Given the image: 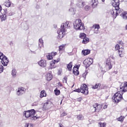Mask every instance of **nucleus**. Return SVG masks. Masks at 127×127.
<instances>
[{
    "label": "nucleus",
    "mask_w": 127,
    "mask_h": 127,
    "mask_svg": "<svg viewBox=\"0 0 127 127\" xmlns=\"http://www.w3.org/2000/svg\"><path fill=\"white\" fill-rule=\"evenodd\" d=\"M65 116H67V113H66V112H64L61 115V117H65Z\"/></svg>",
    "instance_id": "nucleus-45"
},
{
    "label": "nucleus",
    "mask_w": 127,
    "mask_h": 127,
    "mask_svg": "<svg viewBox=\"0 0 127 127\" xmlns=\"http://www.w3.org/2000/svg\"><path fill=\"white\" fill-rule=\"evenodd\" d=\"M126 111H127V106L126 107Z\"/></svg>",
    "instance_id": "nucleus-57"
},
{
    "label": "nucleus",
    "mask_w": 127,
    "mask_h": 127,
    "mask_svg": "<svg viewBox=\"0 0 127 127\" xmlns=\"http://www.w3.org/2000/svg\"><path fill=\"white\" fill-rule=\"evenodd\" d=\"M91 7H90V6L87 5V6H85L84 7V9L85 10H86V11H88V10H90Z\"/></svg>",
    "instance_id": "nucleus-42"
},
{
    "label": "nucleus",
    "mask_w": 127,
    "mask_h": 127,
    "mask_svg": "<svg viewBox=\"0 0 127 127\" xmlns=\"http://www.w3.org/2000/svg\"><path fill=\"white\" fill-rule=\"evenodd\" d=\"M4 5L5 6H6L7 7H9L10 5H11V2H10V1L9 0H6L3 3Z\"/></svg>",
    "instance_id": "nucleus-22"
},
{
    "label": "nucleus",
    "mask_w": 127,
    "mask_h": 127,
    "mask_svg": "<svg viewBox=\"0 0 127 127\" xmlns=\"http://www.w3.org/2000/svg\"><path fill=\"white\" fill-rule=\"evenodd\" d=\"M34 115H35V110H34V109L24 111L23 113V115L25 116L26 118H30L31 121H36V120H37V117L34 116Z\"/></svg>",
    "instance_id": "nucleus-4"
},
{
    "label": "nucleus",
    "mask_w": 127,
    "mask_h": 127,
    "mask_svg": "<svg viewBox=\"0 0 127 127\" xmlns=\"http://www.w3.org/2000/svg\"><path fill=\"white\" fill-rule=\"evenodd\" d=\"M90 52L91 51H90V50H85L82 51V53L84 55V56H86V55L90 54Z\"/></svg>",
    "instance_id": "nucleus-23"
},
{
    "label": "nucleus",
    "mask_w": 127,
    "mask_h": 127,
    "mask_svg": "<svg viewBox=\"0 0 127 127\" xmlns=\"http://www.w3.org/2000/svg\"><path fill=\"white\" fill-rule=\"evenodd\" d=\"M26 89L23 87H19L17 90L16 95L17 96H21L25 93Z\"/></svg>",
    "instance_id": "nucleus-10"
},
{
    "label": "nucleus",
    "mask_w": 127,
    "mask_h": 127,
    "mask_svg": "<svg viewBox=\"0 0 127 127\" xmlns=\"http://www.w3.org/2000/svg\"><path fill=\"white\" fill-rule=\"evenodd\" d=\"M77 102H81V101H82V98L79 97V98H77Z\"/></svg>",
    "instance_id": "nucleus-49"
},
{
    "label": "nucleus",
    "mask_w": 127,
    "mask_h": 127,
    "mask_svg": "<svg viewBox=\"0 0 127 127\" xmlns=\"http://www.w3.org/2000/svg\"><path fill=\"white\" fill-rule=\"evenodd\" d=\"M43 97H46V93H45V91L44 90L42 91L40 94V98H43Z\"/></svg>",
    "instance_id": "nucleus-28"
},
{
    "label": "nucleus",
    "mask_w": 127,
    "mask_h": 127,
    "mask_svg": "<svg viewBox=\"0 0 127 127\" xmlns=\"http://www.w3.org/2000/svg\"><path fill=\"white\" fill-rule=\"evenodd\" d=\"M88 87L86 84H82L80 87L81 93L84 94V95H88L89 90H88Z\"/></svg>",
    "instance_id": "nucleus-8"
},
{
    "label": "nucleus",
    "mask_w": 127,
    "mask_h": 127,
    "mask_svg": "<svg viewBox=\"0 0 127 127\" xmlns=\"http://www.w3.org/2000/svg\"><path fill=\"white\" fill-rule=\"evenodd\" d=\"M115 50H118V52L119 53V56L120 57H122V54H123V52H124V50L123 49H121L120 47V45L117 44L115 46Z\"/></svg>",
    "instance_id": "nucleus-12"
},
{
    "label": "nucleus",
    "mask_w": 127,
    "mask_h": 127,
    "mask_svg": "<svg viewBox=\"0 0 127 127\" xmlns=\"http://www.w3.org/2000/svg\"><path fill=\"white\" fill-rule=\"evenodd\" d=\"M98 27H100V25L97 24H94L91 27V29L93 31V30H95V29L98 28Z\"/></svg>",
    "instance_id": "nucleus-27"
},
{
    "label": "nucleus",
    "mask_w": 127,
    "mask_h": 127,
    "mask_svg": "<svg viewBox=\"0 0 127 127\" xmlns=\"http://www.w3.org/2000/svg\"><path fill=\"white\" fill-rule=\"evenodd\" d=\"M51 65H52V64H51Z\"/></svg>",
    "instance_id": "nucleus-61"
},
{
    "label": "nucleus",
    "mask_w": 127,
    "mask_h": 127,
    "mask_svg": "<svg viewBox=\"0 0 127 127\" xmlns=\"http://www.w3.org/2000/svg\"><path fill=\"white\" fill-rule=\"evenodd\" d=\"M94 106H95L97 113H98V112H100V111H101V109H102V105H98L97 104H95L94 105Z\"/></svg>",
    "instance_id": "nucleus-21"
},
{
    "label": "nucleus",
    "mask_w": 127,
    "mask_h": 127,
    "mask_svg": "<svg viewBox=\"0 0 127 127\" xmlns=\"http://www.w3.org/2000/svg\"><path fill=\"white\" fill-rule=\"evenodd\" d=\"M79 37L80 38H82V39H83L86 37V34H85L84 33H81L79 35Z\"/></svg>",
    "instance_id": "nucleus-33"
},
{
    "label": "nucleus",
    "mask_w": 127,
    "mask_h": 127,
    "mask_svg": "<svg viewBox=\"0 0 127 127\" xmlns=\"http://www.w3.org/2000/svg\"><path fill=\"white\" fill-rule=\"evenodd\" d=\"M1 20H5L6 19V15L3 14L0 17Z\"/></svg>",
    "instance_id": "nucleus-35"
},
{
    "label": "nucleus",
    "mask_w": 127,
    "mask_h": 127,
    "mask_svg": "<svg viewBox=\"0 0 127 127\" xmlns=\"http://www.w3.org/2000/svg\"><path fill=\"white\" fill-rule=\"evenodd\" d=\"M60 127H63V125L60 124Z\"/></svg>",
    "instance_id": "nucleus-53"
},
{
    "label": "nucleus",
    "mask_w": 127,
    "mask_h": 127,
    "mask_svg": "<svg viewBox=\"0 0 127 127\" xmlns=\"http://www.w3.org/2000/svg\"><path fill=\"white\" fill-rule=\"evenodd\" d=\"M53 67H51V69H52Z\"/></svg>",
    "instance_id": "nucleus-62"
},
{
    "label": "nucleus",
    "mask_w": 127,
    "mask_h": 127,
    "mask_svg": "<svg viewBox=\"0 0 127 127\" xmlns=\"http://www.w3.org/2000/svg\"><path fill=\"white\" fill-rule=\"evenodd\" d=\"M69 11L70 14H72V15H74V14H76V9L73 7H71L69 9Z\"/></svg>",
    "instance_id": "nucleus-19"
},
{
    "label": "nucleus",
    "mask_w": 127,
    "mask_h": 127,
    "mask_svg": "<svg viewBox=\"0 0 127 127\" xmlns=\"http://www.w3.org/2000/svg\"><path fill=\"white\" fill-rule=\"evenodd\" d=\"M25 127H33V125L30 123H26L25 125Z\"/></svg>",
    "instance_id": "nucleus-39"
},
{
    "label": "nucleus",
    "mask_w": 127,
    "mask_h": 127,
    "mask_svg": "<svg viewBox=\"0 0 127 127\" xmlns=\"http://www.w3.org/2000/svg\"><path fill=\"white\" fill-rule=\"evenodd\" d=\"M25 30H27V29H28V27L25 28Z\"/></svg>",
    "instance_id": "nucleus-55"
},
{
    "label": "nucleus",
    "mask_w": 127,
    "mask_h": 127,
    "mask_svg": "<svg viewBox=\"0 0 127 127\" xmlns=\"http://www.w3.org/2000/svg\"><path fill=\"white\" fill-rule=\"evenodd\" d=\"M59 75H60V74H61V70H59Z\"/></svg>",
    "instance_id": "nucleus-52"
},
{
    "label": "nucleus",
    "mask_w": 127,
    "mask_h": 127,
    "mask_svg": "<svg viewBox=\"0 0 127 127\" xmlns=\"http://www.w3.org/2000/svg\"><path fill=\"white\" fill-rule=\"evenodd\" d=\"M73 73L74 74V75H76V76H78L79 75V71L78 69H76L75 68H73Z\"/></svg>",
    "instance_id": "nucleus-30"
},
{
    "label": "nucleus",
    "mask_w": 127,
    "mask_h": 127,
    "mask_svg": "<svg viewBox=\"0 0 127 127\" xmlns=\"http://www.w3.org/2000/svg\"><path fill=\"white\" fill-rule=\"evenodd\" d=\"M3 11H4L3 14H6V13H7V9H3Z\"/></svg>",
    "instance_id": "nucleus-48"
},
{
    "label": "nucleus",
    "mask_w": 127,
    "mask_h": 127,
    "mask_svg": "<svg viewBox=\"0 0 127 127\" xmlns=\"http://www.w3.org/2000/svg\"><path fill=\"white\" fill-rule=\"evenodd\" d=\"M72 63L70 62L69 64H67V68L68 69V71H71L72 70Z\"/></svg>",
    "instance_id": "nucleus-26"
},
{
    "label": "nucleus",
    "mask_w": 127,
    "mask_h": 127,
    "mask_svg": "<svg viewBox=\"0 0 127 127\" xmlns=\"http://www.w3.org/2000/svg\"><path fill=\"white\" fill-rule=\"evenodd\" d=\"M52 74L50 73H48V74H47L46 75V80L47 81H51V80H52Z\"/></svg>",
    "instance_id": "nucleus-20"
},
{
    "label": "nucleus",
    "mask_w": 127,
    "mask_h": 127,
    "mask_svg": "<svg viewBox=\"0 0 127 127\" xmlns=\"http://www.w3.org/2000/svg\"><path fill=\"white\" fill-rule=\"evenodd\" d=\"M92 109V112H93V113H95V112H97V109H96V106L95 105L93 106L92 107H91Z\"/></svg>",
    "instance_id": "nucleus-37"
},
{
    "label": "nucleus",
    "mask_w": 127,
    "mask_h": 127,
    "mask_svg": "<svg viewBox=\"0 0 127 127\" xmlns=\"http://www.w3.org/2000/svg\"><path fill=\"white\" fill-rule=\"evenodd\" d=\"M61 104H62V100L61 102Z\"/></svg>",
    "instance_id": "nucleus-60"
},
{
    "label": "nucleus",
    "mask_w": 127,
    "mask_h": 127,
    "mask_svg": "<svg viewBox=\"0 0 127 127\" xmlns=\"http://www.w3.org/2000/svg\"><path fill=\"white\" fill-rule=\"evenodd\" d=\"M79 67H80V66L78 65H75L73 67V69H75V70H79Z\"/></svg>",
    "instance_id": "nucleus-47"
},
{
    "label": "nucleus",
    "mask_w": 127,
    "mask_h": 127,
    "mask_svg": "<svg viewBox=\"0 0 127 127\" xmlns=\"http://www.w3.org/2000/svg\"><path fill=\"white\" fill-rule=\"evenodd\" d=\"M64 45H62V46H60L59 47V51H63V50H64Z\"/></svg>",
    "instance_id": "nucleus-40"
},
{
    "label": "nucleus",
    "mask_w": 127,
    "mask_h": 127,
    "mask_svg": "<svg viewBox=\"0 0 127 127\" xmlns=\"http://www.w3.org/2000/svg\"><path fill=\"white\" fill-rule=\"evenodd\" d=\"M120 0H113L112 1V4L113 6L116 7V14L115 15V19L117 18V16L121 13H123V9L120 8Z\"/></svg>",
    "instance_id": "nucleus-3"
},
{
    "label": "nucleus",
    "mask_w": 127,
    "mask_h": 127,
    "mask_svg": "<svg viewBox=\"0 0 127 127\" xmlns=\"http://www.w3.org/2000/svg\"><path fill=\"white\" fill-rule=\"evenodd\" d=\"M74 5H77L80 8H82L85 5V2L81 0H74L73 2H71L70 6H74Z\"/></svg>",
    "instance_id": "nucleus-6"
},
{
    "label": "nucleus",
    "mask_w": 127,
    "mask_h": 127,
    "mask_svg": "<svg viewBox=\"0 0 127 127\" xmlns=\"http://www.w3.org/2000/svg\"><path fill=\"white\" fill-rule=\"evenodd\" d=\"M64 80H65V81H66V77L64 78Z\"/></svg>",
    "instance_id": "nucleus-58"
},
{
    "label": "nucleus",
    "mask_w": 127,
    "mask_h": 127,
    "mask_svg": "<svg viewBox=\"0 0 127 127\" xmlns=\"http://www.w3.org/2000/svg\"><path fill=\"white\" fill-rule=\"evenodd\" d=\"M121 16H122L123 19H127V12H123L121 15Z\"/></svg>",
    "instance_id": "nucleus-29"
},
{
    "label": "nucleus",
    "mask_w": 127,
    "mask_h": 127,
    "mask_svg": "<svg viewBox=\"0 0 127 127\" xmlns=\"http://www.w3.org/2000/svg\"><path fill=\"white\" fill-rule=\"evenodd\" d=\"M101 83H96L95 85L92 86L93 89H100L101 88Z\"/></svg>",
    "instance_id": "nucleus-24"
},
{
    "label": "nucleus",
    "mask_w": 127,
    "mask_h": 127,
    "mask_svg": "<svg viewBox=\"0 0 127 127\" xmlns=\"http://www.w3.org/2000/svg\"><path fill=\"white\" fill-rule=\"evenodd\" d=\"M102 1H103V2H105V0H101Z\"/></svg>",
    "instance_id": "nucleus-56"
},
{
    "label": "nucleus",
    "mask_w": 127,
    "mask_h": 127,
    "mask_svg": "<svg viewBox=\"0 0 127 127\" xmlns=\"http://www.w3.org/2000/svg\"><path fill=\"white\" fill-rule=\"evenodd\" d=\"M106 67L108 70L112 69V63H111V60L110 59H108L107 61Z\"/></svg>",
    "instance_id": "nucleus-13"
},
{
    "label": "nucleus",
    "mask_w": 127,
    "mask_h": 127,
    "mask_svg": "<svg viewBox=\"0 0 127 127\" xmlns=\"http://www.w3.org/2000/svg\"><path fill=\"white\" fill-rule=\"evenodd\" d=\"M0 59L1 61V64L6 66H7V64H8L9 61L8 60V59L6 56H4L2 53L0 52Z\"/></svg>",
    "instance_id": "nucleus-7"
},
{
    "label": "nucleus",
    "mask_w": 127,
    "mask_h": 127,
    "mask_svg": "<svg viewBox=\"0 0 127 127\" xmlns=\"http://www.w3.org/2000/svg\"><path fill=\"white\" fill-rule=\"evenodd\" d=\"M91 3L92 7H96L98 5V0H91Z\"/></svg>",
    "instance_id": "nucleus-18"
},
{
    "label": "nucleus",
    "mask_w": 127,
    "mask_h": 127,
    "mask_svg": "<svg viewBox=\"0 0 127 127\" xmlns=\"http://www.w3.org/2000/svg\"><path fill=\"white\" fill-rule=\"evenodd\" d=\"M73 27L76 30H85L84 23L81 19H76L73 23Z\"/></svg>",
    "instance_id": "nucleus-5"
},
{
    "label": "nucleus",
    "mask_w": 127,
    "mask_h": 127,
    "mask_svg": "<svg viewBox=\"0 0 127 127\" xmlns=\"http://www.w3.org/2000/svg\"><path fill=\"white\" fill-rule=\"evenodd\" d=\"M44 43L43 40L41 38L39 39L38 43V47L39 49H41L42 47L44 46Z\"/></svg>",
    "instance_id": "nucleus-17"
},
{
    "label": "nucleus",
    "mask_w": 127,
    "mask_h": 127,
    "mask_svg": "<svg viewBox=\"0 0 127 127\" xmlns=\"http://www.w3.org/2000/svg\"><path fill=\"white\" fill-rule=\"evenodd\" d=\"M55 95H56V96H59V95H60V90H58L57 88H56L55 90Z\"/></svg>",
    "instance_id": "nucleus-34"
},
{
    "label": "nucleus",
    "mask_w": 127,
    "mask_h": 127,
    "mask_svg": "<svg viewBox=\"0 0 127 127\" xmlns=\"http://www.w3.org/2000/svg\"><path fill=\"white\" fill-rule=\"evenodd\" d=\"M68 24H69V22L66 21L62 24L61 29H58V39H61L62 38H63V37H64V35H65V31H66L65 28H67V27H68Z\"/></svg>",
    "instance_id": "nucleus-2"
},
{
    "label": "nucleus",
    "mask_w": 127,
    "mask_h": 127,
    "mask_svg": "<svg viewBox=\"0 0 127 127\" xmlns=\"http://www.w3.org/2000/svg\"><path fill=\"white\" fill-rule=\"evenodd\" d=\"M73 91L74 92H77V93H81V88L76 89L75 90H74Z\"/></svg>",
    "instance_id": "nucleus-44"
},
{
    "label": "nucleus",
    "mask_w": 127,
    "mask_h": 127,
    "mask_svg": "<svg viewBox=\"0 0 127 127\" xmlns=\"http://www.w3.org/2000/svg\"><path fill=\"white\" fill-rule=\"evenodd\" d=\"M120 90L122 94H121V91H118L114 94V96L112 98V100H114L115 103L121 102V100L123 99V93L127 91V82H125L123 84V86L120 87Z\"/></svg>",
    "instance_id": "nucleus-1"
},
{
    "label": "nucleus",
    "mask_w": 127,
    "mask_h": 127,
    "mask_svg": "<svg viewBox=\"0 0 127 127\" xmlns=\"http://www.w3.org/2000/svg\"><path fill=\"white\" fill-rule=\"evenodd\" d=\"M93 59L89 58L84 61L83 64L85 65V67L87 68V67H89L90 65H92V64H93Z\"/></svg>",
    "instance_id": "nucleus-9"
},
{
    "label": "nucleus",
    "mask_w": 127,
    "mask_h": 127,
    "mask_svg": "<svg viewBox=\"0 0 127 127\" xmlns=\"http://www.w3.org/2000/svg\"><path fill=\"white\" fill-rule=\"evenodd\" d=\"M11 75L13 77H15V76H16V69L14 68L12 69Z\"/></svg>",
    "instance_id": "nucleus-31"
},
{
    "label": "nucleus",
    "mask_w": 127,
    "mask_h": 127,
    "mask_svg": "<svg viewBox=\"0 0 127 127\" xmlns=\"http://www.w3.org/2000/svg\"><path fill=\"white\" fill-rule=\"evenodd\" d=\"M114 8L110 9L109 13L113 15L114 19H115V15L116 14V6H114Z\"/></svg>",
    "instance_id": "nucleus-15"
},
{
    "label": "nucleus",
    "mask_w": 127,
    "mask_h": 127,
    "mask_svg": "<svg viewBox=\"0 0 127 127\" xmlns=\"http://www.w3.org/2000/svg\"><path fill=\"white\" fill-rule=\"evenodd\" d=\"M99 125L100 126V127H106V123H100Z\"/></svg>",
    "instance_id": "nucleus-43"
},
{
    "label": "nucleus",
    "mask_w": 127,
    "mask_h": 127,
    "mask_svg": "<svg viewBox=\"0 0 127 127\" xmlns=\"http://www.w3.org/2000/svg\"><path fill=\"white\" fill-rule=\"evenodd\" d=\"M60 61V59H58L57 60H54V64H55V63H58Z\"/></svg>",
    "instance_id": "nucleus-46"
},
{
    "label": "nucleus",
    "mask_w": 127,
    "mask_h": 127,
    "mask_svg": "<svg viewBox=\"0 0 127 127\" xmlns=\"http://www.w3.org/2000/svg\"><path fill=\"white\" fill-rule=\"evenodd\" d=\"M1 11V6L0 5V12Z\"/></svg>",
    "instance_id": "nucleus-54"
},
{
    "label": "nucleus",
    "mask_w": 127,
    "mask_h": 127,
    "mask_svg": "<svg viewBox=\"0 0 127 127\" xmlns=\"http://www.w3.org/2000/svg\"><path fill=\"white\" fill-rule=\"evenodd\" d=\"M57 53H51L49 54L47 56V59H48V60H51L52 59H53V56H55V55H57Z\"/></svg>",
    "instance_id": "nucleus-14"
},
{
    "label": "nucleus",
    "mask_w": 127,
    "mask_h": 127,
    "mask_svg": "<svg viewBox=\"0 0 127 127\" xmlns=\"http://www.w3.org/2000/svg\"><path fill=\"white\" fill-rule=\"evenodd\" d=\"M108 108V106L107 105H104L103 107V109H107Z\"/></svg>",
    "instance_id": "nucleus-51"
},
{
    "label": "nucleus",
    "mask_w": 127,
    "mask_h": 127,
    "mask_svg": "<svg viewBox=\"0 0 127 127\" xmlns=\"http://www.w3.org/2000/svg\"><path fill=\"white\" fill-rule=\"evenodd\" d=\"M99 29H100V26L97 28L93 30V31H94V33H96V34H98V33H99Z\"/></svg>",
    "instance_id": "nucleus-36"
},
{
    "label": "nucleus",
    "mask_w": 127,
    "mask_h": 127,
    "mask_svg": "<svg viewBox=\"0 0 127 127\" xmlns=\"http://www.w3.org/2000/svg\"><path fill=\"white\" fill-rule=\"evenodd\" d=\"M58 85H59V86H60V87H62V86H63L62 84H61V83H60V82L58 83Z\"/></svg>",
    "instance_id": "nucleus-50"
},
{
    "label": "nucleus",
    "mask_w": 127,
    "mask_h": 127,
    "mask_svg": "<svg viewBox=\"0 0 127 127\" xmlns=\"http://www.w3.org/2000/svg\"><path fill=\"white\" fill-rule=\"evenodd\" d=\"M89 41H90L89 38H87L85 37V38H84L83 39L82 43H83V44H87V43H88Z\"/></svg>",
    "instance_id": "nucleus-25"
},
{
    "label": "nucleus",
    "mask_w": 127,
    "mask_h": 127,
    "mask_svg": "<svg viewBox=\"0 0 127 127\" xmlns=\"http://www.w3.org/2000/svg\"><path fill=\"white\" fill-rule=\"evenodd\" d=\"M74 87V84L72 86V88H73Z\"/></svg>",
    "instance_id": "nucleus-59"
},
{
    "label": "nucleus",
    "mask_w": 127,
    "mask_h": 127,
    "mask_svg": "<svg viewBox=\"0 0 127 127\" xmlns=\"http://www.w3.org/2000/svg\"><path fill=\"white\" fill-rule=\"evenodd\" d=\"M124 119H125V117L123 116H121L119 118H117V121H118V122H121L122 123H123V122H124Z\"/></svg>",
    "instance_id": "nucleus-32"
},
{
    "label": "nucleus",
    "mask_w": 127,
    "mask_h": 127,
    "mask_svg": "<svg viewBox=\"0 0 127 127\" xmlns=\"http://www.w3.org/2000/svg\"><path fill=\"white\" fill-rule=\"evenodd\" d=\"M52 103L49 101L45 103L43 106V110H48L50 109V108L52 107Z\"/></svg>",
    "instance_id": "nucleus-11"
},
{
    "label": "nucleus",
    "mask_w": 127,
    "mask_h": 127,
    "mask_svg": "<svg viewBox=\"0 0 127 127\" xmlns=\"http://www.w3.org/2000/svg\"><path fill=\"white\" fill-rule=\"evenodd\" d=\"M38 64L41 67H46V61L42 60L38 62Z\"/></svg>",
    "instance_id": "nucleus-16"
},
{
    "label": "nucleus",
    "mask_w": 127,
    "mask_h": 127,
    "mask_svg": "<svg viewBox=\"0 0 127 127\" xmlns=\"http://www.w3.org/2000/svg\"><path fill=\"white\" fill-rule=\"evenodd\" d=\"M3 72V66L0 65V74Z\"/></svg>",
    "instance_id": "nucleus-41"
},
{
    "label": "nucleus",
    "mask_w": 127,
    "mask_h": 127,
    "mask_svg": "<svg viewBox=\"0 0 127 127\" xmlns=\"http://www.w3.org/2000/svg\"><path fill=\"white\" fill-rule=\"evenodd\" d=\"M77 120H83L84 119V116L82 115H78L77 117Z\"/></svg>",
    "instance_id": "nucleus-38"
}]
</instances>
